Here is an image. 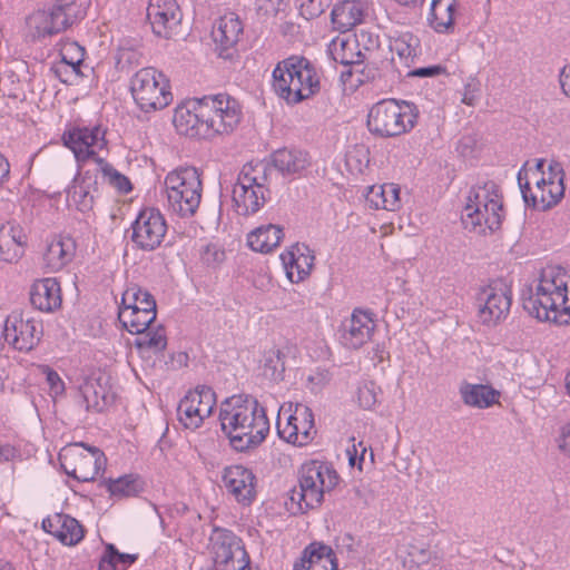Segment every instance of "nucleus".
Returning a JSON list of instances; mask_svg holds the SVG:
<instances>
[{
  "label": "nucleus",
  "mask_w": 570,
  "mask_h": 570,
  "mask_svg": "<svg viewBox=\"0 0 570 570\" xmlns=\"http://www.w3.org/2000/svg\"><path fill=\"white\" fill-rule=\"evenodd\" d=\"M219 421L230 445L239 452L261 445L271 428L265 407L257 400L242 395L222 403Z\"/></svg>",
  "instance_id": "f257e3e1"
},
{
  "label": "nucleus",
  "mask_w": 570,
  "mask_h": 570,
  "mask_svg": "<svg viewBox=\"0 0 570 570\" xmlns=\"http://www.w3.org/2000/svg\"><path fill=\"white\" fill-rule=\"evenodd\" d=\"M524 311L539 321L568 323L570 318V275L561 267L542 269L534 285L523 294Z\"/></svg>",
  "instance_id": "f03ea898"
},
{
  "label": "nucleus",
  "mask_w": 570,
  "mask_h": 570,
  "mask_svg": "<svg viewBox=\"0 0 570 570\" xmlns=\"http://www.w3.org/2000/svg\"><path fill=\"white\" fill-rule=\"evenodd\" d=\"M273 88L279 98L296 105L320 91V76L308 59L291 56L279 61L273 70Z\"/></svg>",
  "instance_id": "7ed1b4c3"
},
{
  "label": "nucleus",
  "mask_w": 570,
  "mask_h": 570,
  "mask_svg": "<svg viewBox=\"0 0 570 570\" xmlns=\"http://www.w3.org/2000/svg\"><path fill=\"white\" fill-rule=\"evenodd\" d=\"M337 481L336 471L328 464L316 460L304 463L298 471V485L291 490L288 510L296 514L318 508Z\"/></svg>",
  "instance_id": "20e7f679"
},
{
  "label": "nucleus",
  "mask_w": 570,
  "mask_h": 570,
  "mask_svg": "<svg viewBox=\"0 0 570 570\" xmlns=\"http://www.w3.org/2000/svg\"><path fill=\"white\" fill-rule=\"evenodd\" d=\"M544 163L539 160L535 168L519 171L518 183L527 205L547 210L556 206L564 196V171L559 163H551L548 173L543 170Z\"/></svg>",
  "instance_id": "39448f33"
},
{
  "label": "nucleus",
  "mask_w": 570,
  "mask_h": 570,
  "mask_svg": "<svg viewBox=\"0 0 570 570\" xmlns=\"http://www.w3.org/2000/svg\"><path fill=\"white\" fill-rule=\"evenodd\" d=\"M105 130L100 126L92 128L76 127L63 134L65 146L70 148L75 154L78 163L94 159L99 165V171L108 183L121 193L131 190L130 180L117 171L104 158L98 157L97 153L102 150L107 141L105 139Z\"/></svg>",
  "instance_id": "423d86ee"
},
{
  "label": "nucleus",
  "mask_w": 570,
  "mask_h": 570,
  "mask_svg": "<svg viewBox=\"0 0 570 570\" xmlns=\"http://www.w3.org/2000/svg\"><path fill=\"white\" fill-rule=\"evenodd\" d=\"M417 118L419 109L413 102L383 99L370 108L366 125L372 135L392 138L412 130Z\"/></svg>",
  "instance_id": "0eeeda50"
},
{
  "label": "nucleus",
  "mask_w": 570,
  "mask_h": 570,
  "mask_svg": "<svg viewBox=\"0 0 570 570\" xmlns=\"http://www.w3.org/2000/svg\"><path fill=\"white\" fill-rule=\"evenodd\" d=\"M269 175L267 161H252L243 166L233 187V202L239 215L254 214L265 204Z\"/></svg>",
  "instance_id": "6e6552de"
},
{
  "label": "nucleus",
  "mask_w": 570,
  "mask_h": 570,
  "mask_svg": "<svg viewBox=\"0 0 570 570\" xmlns=\"http://www.w3.org/2000/svg\"><path fill=\"white\" fill-rule=\"evenodd\" d=\"M165 188L169 209L179 217L196 214L203 193L200 174L195 167H179L167 174Z\"/></svg>",
  "instance_id": "1a4fd4ad"
},
{
  "label": "nucleus",
  "mask_w": 570,
  "mask_h": 570,
  "mask_svg": "<svg viewBox=\"0 0 570 570\" xmlns=\"http://www.w3.org/2000/svg\"><path fill=\"white\" fill-rule=\"evenodd\" d=\"M130 91L135 102L145 112L163 109L173 99L168 79L153 67L141 68L131 77Z\"/></svg>",
  "instance_id": "9d476101"
},
{
  "label": "nucleus",
  "mask_w": 570,
  "mask_h": 570,
  "mask_svg": "<svg viewBox=\"0 0 570 570\" xmlns=\"http://www.w3.org/2000/svg\"><path fill=\"white\" fill-rule=\"evenodd\" d=\"M60 465L69 476L80 481H94L106 464L104 452L85 443H72L59 453Z\"/></svg>",
  "instance_id": "9b49d317"
},
{
  "label": "nucleus",
  "mask_w": 570,
  "mask_h": 570,
  "mask_svg": "<svg viewBox=\"0 0 570 570\" xmlns=\"http://www.w3.org/2000/svg\"><path fill=\"white\" fill-rule=\"evenodd\" d=\"M293 404H283L277 415V433L286 442L303 446L308 444L315 433L314 414L305 405L297 403L292 411Z\"/></svg>",
  "instance_id": "f8f14e48"
},
{
  "label": "nucleus",
  "mask_w": 570,
  "mask_h": 570,
  "mask_svg": "<svg viewBox=\"0 0 570 570\" xmlns=\"http://www.w3.org/2000/svg\"><path fill=\"white\" fill-rule=\"evenodd\" d=\"M200 116L205 117L209 139L233 131L240 120V108L227 95L205 96L200 99Z\"/></svg>",
  "instance_id": "ddd939ff"
},
{
  "label": "nucleus",
  "mask_w": 570,
  "mask_h": 570,
  "mask_svg": "<svg viewBox=\"0 0 570 570\" xmlns=\"http://www.w3.org/2000/svg\"><path fill=\"white\" fill-rule=\"evenodd\" d=\"M209 549L218 570H252L244 543L233 531L215 528L209 538Z\"/></svg>",
  "instance_id": "4468645a"
},
{
  "label": "nucleus",
  "mask_w": 570,
  "mask_h": 570,
  "mask_svg": "<svg viewBox=\"0 0 570 570\" xmlns=\"http://www.w3.org/2000/svg\"><path fill=\"white\" fill-rule=\"evenodd\" d=\"M476 302L481 323L495 326L509 315L512 304L511 287L502 279L493 281L480 288Z\"/></svg>",
  "instance_id": "2eb2a0df"
},
{
  "label": "nucleus",
  "mask_w": 570,
  "mask_h": 570,
  "mask_svg": "<svg viewBox=\"0 0 570 570\" xmlns=\"http://www.w3.org/2000/svg\"><path fill=\"white\" fill-rule=\"evenodd\" d=\"M215 405L214 390L207 385H198L179 401L177 419L185 429L196 430L210 416Z\"/></svg>",
  "instance_id": "dca6fc26"
},
{
  "label": "nucleus",
  "mask_w": 570,
  "mask_h": 570,
  "mask_svg": "<svg viewBox=\"0 0 570 570\" xmlns=\"http://www.w3.org/2000/svg\"><path fill=\"white\" fill-rule=\"evenodd\" d=\"M131 242L138 249L151 252L158 248L167 233L163 214L156 208L140 210L131 224Z\"/></svg>",
  "instance_id": "f3484780"
},
{
  "label": "nucleus",
  "mask_w": 570,
  "mask_h": 570,
  "mask_svg": "<svg viewBox=\"0 0 570 570\" xmlns=\"http://www.w3.org/2000/svg\"><path fill=\"white\" fill-rule=\"evenodd\" d=\"M41 335V322L32 317H24L20 312H12L4 321V340L20 352L31 351L39 343Z\"/></svg>",
  "instance_id": "a211bd4d"
},
{
  "label": "nucleus",
  "mask_w": 570,
  "mask_h": 570,
  "mask_svg": "<svg viewBox=\"0 0 570 570\" xmlns=\"http://www.w3.org/2000/svg\"><path fill=\"white\" fill-rule=\"evenodd\" d=\"M73 8V2H65L56 4L51 11L32 13L27 20L32 37L40 39L66 30L76 20Z\"/></svg>",
  "instance_id": "6ab92c4d"
},
{
  "label": "nucleus",
  "mask_w": 570,
  "mask_h": 570,
  "mask_svg": "<svg viewBox=\"0 0 570 570\" xmlns=\"http://www.w3.org/2000/svg\"><path fill=\"white\" fill-rule=\"evenodd\" d=\"M374 328L373 312L355 308L351 317L342 324L341 342L347 348L357 350L371 340Z\"/></svg>",
  "instance_id": "aec40b11"
},
{
  "label": "nucleus",
  "mask_w": 570,
  "mask_h": 570,
  "mask_svg": "<svg viewBox=\"0 0 570 570\" xmlns=\"http://www.w3.org/2000/svg\"><path fill=\"white\" fill-rule=\"evenodd\" d=\"M222 481L227 492L238 503L250 504L256 495V478L252 470L243 465H229L223 470Z\"/></svg>",
  "instance_id": "412c9836"
},
{
  "label": "nucleus",
  "mask_w": 570,
  "mask_h": 570,
  "mask_svg": "<svg viewBox=\"0 0 570 570\" xmlns=\"http://www.w3.org/2000/svg\"><path fill=\"white\" fill-rule=\"evenodd\" d=\"M99 169H87L78 174L67 189V202L78 210L86 213L94 206L99 194Z\"/></svg>",
  "instance_id": "4be33fe9"
},
{
  "label": "nucleus",
  "mask_w": 570,
  "mask_h": 570,
  "mask_svg": "<svg viewBox=\"0 0 570 570\" xmlns=\"http://www.w3.org/2000/svg\"><path fill=\"white\" fill-rule=\"evenodd\" d=\"M242 33L243 23L235 13L229 12L217 20L212 36L219 50V57L224 59L232 58L230 50L239 41Z\"/></svg>",
  "instance_id": "5701e85b"
},
{
  "label": "nucleus",
  "mask_w": 570,
  "mask_h": 570,
  "mask_svg": "<svg viewBox=\"0 0 570 570\" xmlns=\"http://www.w3.org/2000/svg\"><path fill=\"white\" fill-rule=\"evenodd\" d=\"M42 529L66 546H75L85 535L82 525L75 518L56 513L42 520Z\"/></svg>",
  "instance_id": "b1692460"
},
{
  "label": "nucleus",
  "mask_w": 570,
  "mask_h": 570,
  "mask_svg": "<svg viewBox=\"0 0 570 570\" xmlns=\"http://www.w3.org/2000/svg\"><path fill=\"white\" fill-rule=\"evenodd\" d=\"M501 204L503 203L499 186L489 180L471 188L463 213L468 212V217L475 215L474 217L478 218L481 207L489 206L494 212L501 210Z\"/></svg>",
  "instance_id": "393cba45"
},
{
  "label": "nucleus",
  "mask_w": 570,
  "mask_h": 570,
  "mask_svg": "<svg viewBox=\"0 0 570 570\" xmlns=\"http://www.w3.org/2000/svg\"><path fill=\"white\" fill-rule=\"evenodd\" d=\"M173 124L180 135L208 139L205 117L200 116V100L194 105L193 109L187 106H178L174 112Z\"/></svg>",
  "instance_id": "a878e982"
},
{
  "label": "nucleus",
  "mask_w": 570,
  "mask_h": 570,
  "mask_svg": "<svg viewBox=\"0 0 570 570\" xmlns=\"http://www.w3.org/2000/svg\"><path fill=\"white\" fill-rule=\"evenodd\" d=\"M32 306L41 312H53L61 306V289L56 278H43L35 282L30 289Z\"/></svg>",
  "instance_id": "bb28decb"
},
{
  "label": "nucleus",
  "mask_w": 570,
  "mask_h": 570,
  "mask_svg": "<svg viewBox=\"0 0 570 570\" xmlns=\"http://www.w3.org/2000/svg\"><path fill=\"white\" fill-rule=\"evenodd\" d=\"M164 8L159 3H150L147 17L150 21L153 32L161 38H170L171 30L179 22L174 0H163Z\"/></svg>",
  "instance_id": "cd10ccee"
},
{
  "label": "nucleus",
  "mask_w": 570,
  "mask_h": 570,
  "mask_svg": "<svg viewBox=\"0 0 570 570\" xmlns=\"http://www.w3.org/2000/svg\"><path fill=\"white\" fill-rule=\"evenodd\" d=\"M286 273L292 282H301L307 277L314 266V255L312 250L303 245H296L293 250L281 255Z\"/></svg>",
  "instance_id": "c85d7f7f"
},
{
  "label": "nucleus",
  "mask_w": 570,
  "mask_h": 570,
  "mask_svg": "<svg viewBox=\"0 0 570 570\" xmlns=\"http://www.w3.org/2000/svg\"><path fill=\"white\" fill-rule=\"evenodd\" d=\"M462 402L471 407L488 409L499 403L500 392L487 384L462 382L459 389Z\"/></svg>",
  "instance_id": "c756f323"
},
{
  "label": "nucleus",
  "mask_w": 570,
  "mask_h": 570,
  "mask_svg": "<svg viewBox=\"0 0 570 570\" xmlns=\"http://www.w3.org/2000/svg\"><path fill=\"white\" fill-rule=\"evenodd\" d=\"M456 9V0H432L428 16L430 27L438 33H452Z\"/></svg>",
  "instance_id": "7c9ffc66"
},
{
  "label": "nucleus",
  "mask_w": 570,
  "mask_h": 570,
  "mask_svg": "<svg viewBox=\"0 0 570 570\" xmlns=\"http://www.w3.org/2000/svg\"><path fill=\"white\" fill-rule=\"evenodd\" d=\"M141 308H119L118 318L122 326L131 334H142L156 320L157 309L150 303L142 304Z\"/></svg>",
  "instance_id": "2f4dec72"
},
{
  "label": "nucleus",
  "mask_w": 570,
  "mask_h": 570,
  "mask_svg": "<svg viewBox=\"0 0 570 570\" xmlns=\"http://www.w3.org/2000/svg\"><path fill=\"white\" fill-rule=\"evenodd\" d=\"M474 216L468 217V212L462 213V223L466 229L479 235H487L488 232L493 233L501 227L504 217L503 204H501V210L494 212L489 206L481 207L478 218Z\"/></svg>",
  "instance_id": "473e14b6"
},
{
  "label": "nucleus",
  "mask_w": 570,
  "mask_h": 570,
  "mask_svg": "<svg viewBox=\"0 0 570 570\" xmlns=\"http://www.w3.org/2000/svg\"><path fill=\"white\" fill-rule=\"evenodd\" d=\"M366 14V6L362 0H344L332 10V21L341 30H350L361 23Z\"/></svg>",
  "instance_id": "72a5a7b5"
},
{
  "label": "nucleus",
  "mask_w": 570,
  "mask_h": 570,
  "mask_svg": "<svg viewBox=\"0 0 570 570\" xmlns=\"http://www.w3.org/2000/svg\"><path fill=\"white\" fill-rule=\"evenodd\" d=\"M351 41L355 46L361 62L370 61L372 65H376L377 61H383V57H386L379 36L370 30L360 29Z\"/></svg>",
  "instance_id": "f704fd0d"
},
{
  "label": "nucleus",
  "mask_w": 570,
  "mask_h": 570,
  "mask_svg": "<svg viewBox=\"0 0 570 570\" xmlns=\"http://www.w3.org/2000/svg\"><path fill=\"white\" fill-rule=\"evenodd\" d=\"M73 255L75 243L71 238H55L43 254L45 265L49 272H58L71 262Z\"/></svg>",
  "instance_id": "c9c22d12"
},
{
  "label": "nucleus",
  "mask_w": 570,
  "mask_h": 570,
  "mask_svg": "<svg viewBox=\"0 0 570 570\" xmlns=\"http://www.w3.org/2000/svg\"><path fill=\"white\" fill-rule=\"evenodd\" d=\"M272 165L282 175H296L305 170L308 165L307 154L297 149H278L272 155Z\"/></svg>",
  "instance_id": "e433bc0d"
},
{
  "label": "nucleus",
  "mask_w": 570,
  "mask_h": 570,
  "mask_svg": "<svg viewBox=\"0 0 570 570\" xmlns=\"http://www.w3.org/2000/svg\"><path fill=\"white\" fill-rule=\"evenodd\" d=\"M283 237L281 226L267 224L252 230L247 236V244L255 252L269 253L279 245Z\"/></svg>",
  "instance_id": "4c0bfd02"
},
{
  "label": "nucleus",
  "mask_w": 570,
  "mask_h": 570,
  "mask_svg": "<svg viewBox=\"0 0 570 570\" xmlns=\"http://www.w3.org/2000/svg\"><path fill=\"white\" fill-rule=\"evenodd\" d=\"M101 380V377L87 380L80 389L82 403L87 410L101 412L110 402L111 395Z\"/></svg>",
  "instance_id": "58836bf2"
},
{
  "label": "nucleus",
  "mask_w": 570,
  "mask_h": 570,
  "mask_svg": "<svg viewBox=\"0 0 570 570\" xmlns=\"http://www.w3.org/2000/svg\"><path fill=\"white\" fill-rule=\"evenodd\" d=\"M367 202L376 209L396 210L400 207V188L394 184L372 186Z\"/></svg>",
  "instance_id": "ea45409f"
},
{
  "label": "nucleus",
  "mask_w": 570,
  "mask_h": 570,
  "mask_svg": "<svg viewBox=\"0 0 570 570\" xmlns=\"http://www.w3.org/2000/svg\"><path fill=\"white\" fill-rule=\"evenodd\" d=\"M330 52L334 61L354 67H360V56L356 52L354 43L351 39L334 40L330 47Z\"/></svg>",
  "instance_id": "a19ab883"
},
{
  "label": "nucleus",
  "mask_w": 570,
  "mask_h": 570,
  "mask_svg": "<svg viewBox=\"0 0 570 570\" xmlns=\"http://www.w3.org/2000/svg\"><path fill=\"white\" fill-rule=\"evenodd\" d=\"M332 561H336V559L331 547L322 542H312L304 549L302 558L296 563L312 566L316 563H330Z\"/></svg>",
  "instance_id": "79ce46f5"
},
{
  "label": "nucleus",
  "mask_w": 570,
  "mask_h": 570,
  "mask_svg": "<svg viewBox=\"0 0 570 570\" xmlns=\"http://www.w3.org/2000/svg\"><path fill=\"white\" fill-rule=\"evenodd\" d=\"M419 47V39L411 33H404L391 43V51L396 52L401 60H404L405 66L410 67V62L416 57Z\"/></svg>",
  "instance_id": "37998d69"
},
{
  "label": "nucleus",
  "mask_w": 570,
  "mask_h": 570,
  "mask_svg": "<svg viewBox=\"0 0 570 570\" xmlns=\"http://www.w3.org/2000/svg\"><path fill=\"white\" fill-rule=\"evenodd\" d=\"M145 303H150L153 308L157 307L156 301L149 292L142 289L138 285H130L122 293L121 305L119 308H141Z\"/></svg>",
  "instance_id": "c03bdc74"
},
{
  "label": "nucleus",
  "mask_w": 570,
  "mask_h": 570,
  "mask_svg": "<svg viewBox=\"0 0 570 570\" xmlns=\"http://www.w3.org/2000/svg\"><path fill=\"white\" fill-rule=\"evenodd\" d=\"M139 335L135 341V346L139 351L158 353L166 348L167 338L161 327Z\"/></svg>",
  "instance_id": "a18cd8bd"
},
{
  "label": "nucleus",
  "mask_w": 570,
  "mask_h": 570,
  "mask_svg": "<svg viewBox=\"0 0 570 570\" xmlns=\"http://www.w3.org/2000/svg\"><path fill=\"white\" fill-rule=\"evenodd\" d=\"M285 354L281 350H271L267 353L264 363V374L272 381L279 382L284 380Z\"/></svg>",
  "instance_id": "49530a36"
},
{
  "label": "nucleus",
  "mask_w": 570,
  "mask_h": 570,
  "mask_svg": "<svg viewBox=\"0 0 570 570\" xmlns=\"http://www.w3.org/2000/svg\"><path fill=\"white\" fill-rule=\"evenodd\" d=\"M107 488L114 497H130L137 494L140 490L138 480L132 475H124L116 480H109Z\"/></svg>",
  "instance_id": "de8ad7c7"
},
{
  "label": "nucleus",
  "mask_w": 570,
  "mask_h": 570,
  "mask_svg": "<svg viewBox=\"0 0 570 570\" xmlns=\"http://www.w3.org/2000/svg\"><path fill=\"white\" fill-rule=\"evenodd\" d=\"M387 65V58L383 57V61H377L376 65H372L370 61L360 62V67H354L353 69L346 72L347 76H352L353 72L360 73L357 81L363 83L366 81L374 80L380 76L383 67ZM345 72L342 73V78H344Z\"/></svg>",
  "instance_id": "09e8293b"
},
{
  "label": "nucleus",
  "mask_w": 570,
  "mask_h": 570,
  "mask_svg": "<svg viewBox=\"0 0 570 570\" xmlns=\"http://www.w3.org/2000/svg\"><path fill=\"white\" fill-rule=\"evenodd\" d=\"M23 255L21 246L12 243L4 227L0 228V261L4 263H14Z\"/></svg>",
  "instance_id": "8fccbe9b"
},
{
  "label": "nucleus",
  "mask_w": 570,
  "mask_h": 570,
  "mask_svg": "<svg viewBox=\"0 0 570 570\" xmlns=\"http://www.w3.org/2000/svg\"><path fill=\"white\" fill-rule=\"evenodd\" d=\"M83 60V50L77 43H70L61 50V63L71 68L72 72L81 76L80 65Z\"/></svg>",
  "instance_id": "3c124183"
},
{
  "label": "nucleus",
  "mask_w": 570,
  "mask_h": 570,
  "mask_svg": "<svg viewBox=\"0 0 570 570\" xmlns=\"http://www.w3.org/2000/svg\"><path fill=\"white\" fill-rule=\"evenodd\" d=\"M141 53L130 47H119L116 53V67L119 70H128L140 63Z\"/></svg>",
  "instance_id": "603ef678"
},
{
  "label": "nucleus",
  "mask_w": 570,
  "mask_h": 570,
  "mask_svg": "<svg viewBox=\"0 0 570 570\" xmlns=\"http://www.w3.org/2000/svg\"><path fill=\"white\" fill-rule=\"evenodd\" d=\"M379 387L374 382H363L357 387V401L360 406L371 410L377 403Z\"/></svg>",
  "instance_id": "864d4df0"
},
{
  "label": "nucleus",
  "mask_w": 570,
  "mask_h": 570,
  "mask_svg": "<svg viewBox=\"0 0 570 570\" xmlns=\"http://www.w3.org/2000/svg\"><path fill=\"white\" fill-rule=\"evenodd\" d=\"M301 12L307 19L318 17L321 13L324 12L322 0H304L301 3Z\"/></svg>",
  "instance_id": "5fc2aeb1"
},
{
  "label": "nucleus",
  "mask_w": 570,
  "mask_h": 570,
  "mask_svg": "<svg viewBox=\"0 0 570 570\" xmlns=\"http://www.w3.org/2000/svg\"><path fill=\"white\" fill-rule=\"evenodd\" d=\"M556 442L559 451L570 459V422L560 429Z\"/></svg>",
  "instance_id": "6e6d98bb"
},
{
  "label": "nucleus",
  "mask_w": 570,
  "mask_h": 570,
  "mask_svg": "<svg viewBox=\"0 0 570 570\" xmlns=\"http://www.w3.org/2000/svg\"><path fill=\"white\" fill-rule=\"evenodd\" d=\"M45 373H46V380L50 386L51 393H53L55 395L62 394L65 391V384H63L62 380L60 379L59 374L48 366L45 368Z\"/></svg>",
  "instance_id": "4d7b16f0"
},
{
  "label": "nucleus",
  "mask_w": 570,
  "mask_h": 570,
  "mask_svg": "<svg viewBox=\"0 0 570 570\" xmlns=\"http://www.w3.org/2000/svg\"><path fill=\"white\" fill-rule=\"evenodd\" d=\"M116 548L114 544H107L106 551L101 557L98 570H115L116 569V560H115Z\"/></svg>",
  "instance_id": "13d9d810"
},
{
  "label": "nucleus",
  "mask_w": 570,
  "mask_h": 570,
  "mask_svg": "<svg viewBox=\"0 0 570 570\" xmlns=\"http://www.w3.org/2000/svg\"><path fill=\"white\" fill-rule=\"evenodd\" d=\"M7 229V235L9 239L16 245L21 246L23 249L27 244V236L23 229L19 225L9 224L8 226H3Z\"/></svg>",
  "instance_id": "bf43d9fd"
},
{
  "label": "nucleus",
  "mask_w": 570,
  "mask_h": 570,
  "mask_svg": "<svg viewBox=\"0 0 570 570\" xmlns=\"http://www.w3.org/2000/svg\"><path fill=\"white\" fill-rule=\"evenodd\" d=\"M444 71H445V69L441 66H430V67L413 69L407 72V76L421 77V78L422 77H434Z\"/></svg>",
  "instance_id": "052dcab7"
},
{
  "label": "nucleus",
  "mask_w": 570,
  "mask_h": 570,
  "mask_svg": "<svg viewBox=\"0 0 570 570\" xmlns=\"http://www.w3.org/2000/svg\"><path fill=\"white\" fill-rule=\"evenodd\" d=\"M337 548L346 550L347 552H352L355 550V546L357 544L355 538L350 533H343L336 539Z\"/></svg>",
  "instance_id": "680f3d73"
},
{
  "label": "nucleus",
  "mask_w": 570,
  "mask_h": 570,
  "mask_svg": "<svg viewBox=\"0 0 570 570\" xmlns=\"http://www.w3.org/2000/svg\"><path fill=\"white\" fill-rule=\"evenodd\" d=\"M366 452H367V448L364 445L363 442H358L357 444H353V454H352L351 451H348L351 464L352 465L355 464V458L357 455L360 456V462H363L364 459H365Z\"/></svg>",
  "instance_id": "e2e57ef3"
},
{
  "label": "nucleus",
  "mask_w": 570,
  "mask_h": 570,
  "mask_svg": "<svg viewBox=\"0 0 570 570\" xmlns=\"http://www.w3.org/2000/svg\"><path fill=\"white\" fill-rule=\"evenodd\" d=\"M17 454V451L10 444H0V463L11 461Z\"/></svg>",
  "instance_id": "0e129e2a"
},
{
  "label": "nucleus",
  "mask_w": 570,
  "mask_h": 570,
  "mask_svg": "<svg viewBox=\"0 0 570 570\" xmlns=\"http://www.w3.org/2000/svg\"><path fill=\"white\" fill-rule=\"evenodd\" d=\"M137 554L121 553L116 549L115 560L116 563L131 564L137 560Z\"/></svg>",
  "instance_id": "69168bd1"
},
{
  "label": "nucleus",
  "mask_w": 570,
  "mask_h": 570,
  "mask_svg": "<svg viewBox=\"0 0 570 570\" xmlns=\"http://www.w3.org/2000/svg\"><path fill=\"white\" fill-rule=\"evenodd\" d=\"M10 165L8 160L0 154V185L8 179Z\"/></svg>",
  "instance_id": "338daca9"
},
{
  "label": "nucleus",
  "mask_w": 570,
  "mask_h": 570,
  "mask_svg": "<svg viewBox=\"0 0 570 570\" xmlns=\"http://www.w3.org/2000/svg\"><path fill=\"white\" fill-rule=\"evenodd\" d=\"M305 570H336L337 563L336 561H332L330 563H316L312 566H304Z\"/></svg>",
  "instance_id": "774afa93"
}]
</instances>
